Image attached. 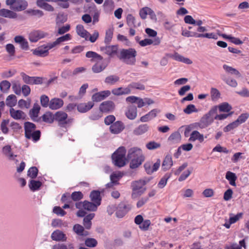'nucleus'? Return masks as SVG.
<instances>
[{"label":"nucleus","instance_id":"13","mask_svg":"<svg viewBox=\"0 0 249 249\" xmlns=\"http://www.w3.org/2000/svg\"><path fill=\"white\" fill-rule=\"evenodd\" d=\"M2 152L9 160L14 161L16 163L18 162V160L16 159L17 155L14 154L11 146L7 145L4 146L2 148Z\"/></svg>","mask_w":249,"mask_h":249},{"label":"nucleus","instance_id":"10","mask_svg":"<svg viewBox=\"0 0 249 249\" xmlns=\"http://www.w3.org/2000/svg\"><path fill=\"white\" fill-rule=\"evenodd\" d=\"M127 158L132 159H142L144 158L142 150L137 147H134L129 149L127 153Z\"/></svg>","mask_w":249,"mask_h":249},{"label":"nucleus","instance_id":"9","mask_svg":"<svg viewBox=\"0 0 249 249\" xmlns=\"http://www.w3.org/2000/svg\"><path fill=\"white\" fill-rule=\"evenodd\" d=\"M100 50L109 57H113L118 53V46L106 45L105 46L101 47Z\"/></svg>","mask_w":249,"mask_h":249},{"label":"nucleus","instance_id":"47","mask_svg":"<svg viewBox=\"0 0 249 249\" xmlns=\"http://www.w3.org/2000/svg\"><path fill=\"white\" fill-rule=\"evenodd\" d=\"M42 185V183L39 181L31 180L29 183V187L31 191L35 192L38 190Z\"/></svg>","mask_w":249,"mask_h":249},{"label":"nucleus","instance_id":"36","mask_svg":"<svg viewBox=\"0 0 249 249\" xmlns=\"http://www.w3.org/2000/svg\"><path fill=\"white\" fill-rule=\"evenodd\" d=\"M172 58L178 61L183 62L187 64H192V61L188 58L184 57L179 53H176L172 55Z\"/></svg>","mask_w":249,"mask_h":249},{"label":"nucleus","instance_id":"41","mask_svg":"<svg viewBox=\"0 0 249 249\" xmlns=\"http://www.w3.org/2000/svg\"><path fill=\"white\" fill-rule=\"evenodd\" d=\"M139 15L142 19H145L147 15H154V11L148 7H145L141 9L139 12Z\"/></svg>","mask_w":249,"mask_h":249},{"label":"nucleus","instance_id":"46","mask_svg":"<svg viewBox=\"0 0 249 249\" xmlns=\"http://www.w3.org/2000/svg\"><path fill=\"white\" fill-rule=\"evenodd\" d=\"M181 139V135L180 133L178 132H175L172 133L169 137L168 140L172 143H178L180 142Z\"/></svg>","mask_w":249,"mask_h":249},{"label":"nucleus","instance_id":"63","mask_svg":"<svg viewBox=\"0 0 249 249\" xmlns=\"http://www.w3.org/2000/svg\"><path fill=\"white\" fill-rule=\"evenodd\" d=\"M10 83L7 80L2 81L0 83V89L3 92H7L10 89Z\"/></svg>","mask_w":249,"mask_h":249},{"label":"nucleus","instance_id":"5","mask_svg":"<svg viewBox=\"0 0 249 249\" xmlns=\"http://www.w3.org/2000/svg\"><path fill=\"white\" fill-rule=\"evenodd\" d=\"M145 185V181L143 180L133 181L131 183L132 189V197L136 198L142 194L146 190V188L144 187Z\"/></svg>","mask_w":249,"mask_h":249},{"label":"nucleus","instance_id":"32","mask_svg":"<svg viewBox=\"0 0 249 249\" xmlns=\"http://www.w3.org/2000/svg\"><path fill=\"white\" fill-rule=\"evenodd\" d=\"M36 5L38 7L46 11L53 12L54 11V8L50 4L47 3L44 0H37Z\"/></svg>","mask_w":249,"mask_h":249},{"label":"nucleus","instance_id":"17","mask_svg":"<svg viewBox=\"0 0 249 249\" xmlns=\"http://www.w3.org/2000/svg\"><path fill=\"white\" fill-rule=\"evenodd\" d=\"M51 238L55 241H66L67 237L66 235L62 231L56 230L51 234Z\"/></svg>","mask_w":249,"mask_h":249},{"label":"nucleus","instance_id":"42","mask_svg":"<svg viewBox=\"0 0 249 249\" xmlns=\"http://www.w3.org/2000/svg\"><path fill=\"white\" fill-rule=\"evenodd\" d=\"M130 160L129 166L131 169H134L140 166L144 160L142 159H129Z\"/></svg>","mask_w":249,"mask_h":249},{"label":"nucleus","instance_id":"40","mask_svg":"<svg viewBox=\"0 0 249 249\" xmlns=\"http://www.w3.org/2000/svg\"><path fill=\"white\" fill-rule=\"evenodd\" d=\"M95 214L93 213H89L84 217L83 219V224L85 228L87 229H89L91 226V220L94 218Z\"/></svg>","mask_w":249,"mask_h":249},{"label":"nucleus","instance_id":"31","mask_svg":"<svg viewBox=\"0 0 249 249\" xmlns=\"http://www.w3.org/2000/svg\"><path fill=\"white\" fill-rule=\"evenodd\" d=\"M114 32L113 26H110L106 31V35L104 39V43L106 45H109L111 42Z\"/></svg>","mask_w":249,"mask_h":249},{"label":"nucleus","instance_id":"50","mask_svg":"<svg viewBox=\"0 0 249 249\" xmlns=\"http://www.w3.org/2000/svg\"><path fill=\"white\" fill-rule=\"evenodd\" d=\"M17 97L15 95L11 94L9 95L6 100V104L7 106L13 108L17 103Z\"/></svg>","mask_w":249,"mask_h":249},{"label":"nucleus","instance_id":"15","mask_svg":"<svg viewBox=\"0 0 249 249\" xmlns=\"http://www.w3.org/2000/svg\"><path fill=\"white\" fill-rule=\"evenodd\" d=\"M40 110V107L37 103L34 104L33 108L29 112V115L32 120L35 122H39L41 118H38V115Z\"/></svg>","mask_w":249,"mask_h":249},{"label":"nucleus","instance_id":"12","mask_svg":"<svg viewBox=\"0 0 249 249\" xmlns=\"http://www.w3.org/2000/svg\"><path fill=\"white\" fill-rule=\"evenodd\" d=\"M160 165V159H158L157 161L153 164L151 162H146L144 167L145 171L148 174H152L153 172L158 170Z\"/></svg>","mask_w":249,"mask_h":249},{"label":"nucleus","instance_id":"57","mask_svg":"<svg viewBox=\"0 0 249 249\" xmlns=\"http://www.w3.org/2000/svg\"><path fill=\"white\" fill-rule=\"evenodd\" d=\"M130 91L132 89H137L141 90L145 89V86L140 82H132L128 85Z\"/></svg>","mask_w":249,"mask_h":249},{"label":"nucleus","instance_id":"3","mask_svg":"<svg viewBox=\"0 0 249 249\" xmlns=\"http://www.w3.org/2000/svg\"><path fill=\"white\" fill-rule=\"evenodd\" d=\"M136 55L137 52L134 49H123L121 50L120 54L118 57L120 59L122 60L126 64L133 65L136 62Z\"/></svg>","mask_w":249,"mask_h":249},{"label":"nucleus","instance_id":"25","mask_svg":"<svg viewBox=\"0 0 249 249\" xmlns=\"http://www.w3.org/2000/svg\"><path fill=\"white\" fill-rule=\"evenodd\" d=\"M94 106L93 102H89L87 103H81L77 106L78 111L81 113L86 112L90 110Z\"/></svg>","mask_w":249,"mask_h":249},{"label":"nucleus","instance_id":"2","mask_svg":"<svg viewBox=\"0 0 249 249\" xmlns=\"http://www.w3.org/2000/svg\"><path fill=\"white\" fill-rule=\"evenodd\" d=\"M126 152L125 147L121 146L112 154V160L114 165L120 168L125 165L127 161L125 157Z\"/></svg>","mask_w":249,"mask_h":249},{"label":"nucleus","instance_id":"8","mask_svg":"<svg viewBox=\"0 0 249 249\" xmlns=\"http://www.w3.org/2000/svg\"><path fill=\"white\" fill-rule=\"evenodd\" d=\"M131 206L125 202H121L117 208L116 215L118 218H122L130 210Z\"/></svg>","mask_w":249,"mask_h":249},{"label":"nucleus","instance_id":"49","mask_svg":"<svg viewBox=\"0 0 249 249\" xmlns=\"http://www.w3.org/2000/svg\"><path fill=\"white\" fill-rule=\"evenodd\" d=\"M171 177V173L165 174L158 183V187L161 189L164 187L167 184V180L170 178Z\"/></svg>","mask_w":249,"mask_h":249},{"label":"nucleus","instance_id":"16","mask_svg":"<svg viewBox=\"0 0 249 249\" xmlns=\"http://www.w3.org/2000/svg\"><path fill=\"white\" fill-rule=\"evenodd\" d=\"M110 94V91L108 90L98 92L92 95V100L93 102H100L108 97Z\"/></svg>","mask_w":249,"mask_h":249},{"label":"nucleus","instance_id":"44","mask_svg":"<svg viewBox=\"0 0 249 249\" xmlns=\"http://www.w3.org/2000/svg\"><path fill=\"white\" fill-rule=\"evenodd\" d=\"M51 225L54 228H67L68 227V223L66 222H63L61 219H54L52 220Z\"/></svg>","mask_w":249,"mask_h":249},{"label":"nucleus","instance_id":"24","mask_svg":"<svg viewBox=\"0 0 249 249\" xmlns=\"http://www.w3.org/2000/svg\"><path fill=\"white\" fill-rule=\"evenodd\" d=\"M9 112L11 116L15 120L22 119L25 117V113L20 110H15L13 108H11Z\"/></svg>","mask_w":249,"mask_h":249},{"label":"nucleus","instance_id":"21","mask_svg":"<svg viewBox=\"0 0 249 249\" xmlns=\"http://www.w3.org/2000/svg\"><path fill=\"white\" fill-rule=\"evenodd\" d=\"M173 165V161L171 156L170 155H167L163 160L161 165L162 169L164 171L168 170Z\"/></svg>","mask_w":249,"mask_h":249},{"label":"nucleus","instance_id":"11","mask_svg":"<svg viewBox=\"0 0 249 249\" xmlns=\"http://www.w3.org/2000/svg\"><path fill=\"white\" fill-rule=\"evenodd\" d=\"M48 36V34L40 30H36L32 32L29 34V38L31 42H36L39 39L44 38Z\"/></svg>","mask_w":249,"mask_h":249},{"label":"nucleus","instance_id":"35","mask_svg":"<svg viewBox=\"0 0 249 249\" xmlns=\"http://www.w3.org/2000/svg\"><path fill=\"white\" fill-rule=\"evenodd\" d=\"M126 22L130 27L136 28L141 25V22H137L136 18L131 14L127 16Z\"/></svg>","mask_w":249,"mask_h":249},{"label":"nucleus","instance_id":"18","mask_svg":"<svg viewBox=\"0 0 249 249\" xmlns=\"http://www.w3.org/2000/svg\"><path fill=\"white\" fill-rule=\"evenodd\" d=\"M124 128V124L121 121H117L110 125V131L112 134H117L121 132Z\"/></svg>","mask_w":249,"mask_h":249},{"label":"nucleus","instance_id":"52","mask_svg":"<svg viewBox=\"0 0 249 249\" xmlns=\"http://www.w3.org/2000/svg\"><path fill=\"white\" fill-rule=\"evenodd\" d=\"M123 173L121 172L113 173L110 176V180L115 183V184H119V180L123 177Z\"/></svg>","mask_w":249,"mask_h":249},{"label":"nucleus","instance_id":"54","mask_svg":"<svg viewBox=\"0 0 249 249\" xmlns=\"http://www.w3.org/2000/svg\"><path fill=\"white\" fill-rule=\"evenodd\" d=\"M218 108L219 111L225 112H228L230 111L232 109L231 106L227 102H224L220 104L218 106H217V108Z\"/></svg>","mask_w":249,"mask_h":249},{"label":"nucleus","instance_id":"39","mask_svg":"<svg viewBox=\"0 0 249 249\" xmlns=\"http://www.w3.org/2000/svg\"><path fill=\"white\" fill-rule=\"evenodd\" d=\"M225 178L229 181L230 185L233 186H236L235 181L237 179V176L235 173L231 171H227Z\"/></svg>","mask_w":249,"mask_h":249},{"label":"nucleus","instance_id":"22","mask_svg":"<svg viewBox=\"0 0 249 249\" xmlns=\"http://www.w3.org/2000/svg\"><path fill=\"white\" fill-rule=\"evenodd\" d=\"M160 112V110L157 109H153L151 110L147 114L142 116L140 118V121L142 122H148L153 118H155L157 116V114Z\"/></svg>","mask_w":249,"mask_h":249},{"label":"nucleus","instance_id":"20","mask_svg":"<svg viewBox=\"0 0 249 249\" xmlns=\"http://www.w3.org/2000/svg\"><path fill=\"white\" fill-rule=\"evenodd\" d=\"M125 114L128 119L130 120L135 119L137 115V109L136 106L134 105L129 106L125 112Z\"/></svg>","mask_w":249,"mask_h":249},{"label":"nucleus","instance_id":"61","mask_svg":"<svg viewBox=\"0 0 249 249\" xmlns=\"http://www.w3.org/2000/svg\"><path fill=\"white\" fill-rule=\"evenodd\" d=\"M73 231L78 235L82 236L84 235V227L79 224H77L74 225L73 227Z\"/></svg>","mask_w":249,"mask_h":249},{"label":"nucleus","instance_id":"27","mask_svg":"<svg viewBox=\"0 0 249 249\" xmlns=\"http://www.w3.org/2000/svg\"><path fill=\"white\" fill-rule=\"evenodd\" d=\"M48 51L45 44L35 49L33 51V54L38 56L44 57L48 54Z\"/></svg>","mask_w":249,"mask_h":249},{"label":"nucleus","instance_id":"28","mask_svg":"<svg viewBox=\"0 0 249 249\" xmlns=\"http://www.w3.org/2000/svg\"><path fill=\"white\" fill-rule=\"evenodd\" d=\"M112 93L115 95L120 96L125 94H129L131 93L128 85L125 88H118L112 90Z\"/></svg>","mask_w":249,"mask_h":249},{"label":"nucleus","instance_id":"45","mask_svg":"<svg viewBox=\"0 0 249 249\" xmlns=\"http://www.w3.org/2000/svg\"><path fill=\"white\" fill-rule=\"evenodd\" d=\"M98 206L93 202L87 200L84 201V209L89 211H96Z\"/></svg>","mask_w":249,"mask_h":249},{"label":"nucleus","instance_id":"26","mask_svg":"<svg viewBox=\"0 0 249 249\" xmlns=\"http://www.w3.org/2000/svg\"><path fill=\"white\" fill-rule=\"evenodd\" d=\"M76 31L77 34L80 37L85 38L86 40H88V37L90 36V34L84 29V27L82 25H77L76 28Z\"/></svg>","mask_w":249,"mask_h":249},{"label":"nucleus","instance_id":"56","mask_svg":"<svg viewBox=\"0 0 249 249\" xmlns=\"http://www.w3.org/2000/svg\"><path fill=\"white\" fill-rule=\"evenodd\" d=\"M221 79L227 84L232 87H236L237 86V83L235 79L231 78H227L225 75L221 76Z\"/></svg>","mask_w":249,"mask_h":249},{"label":"nucleus","instance_id":"48","mask_svg":"<svg viewBox=\"0 0 249 249\" xmlns=\"http://www.w3.org/2000/svg\"><path fill=\"white\" fill-rule=\"evenodd\" d=\"M120 78L116 75H111L107 76L105 80V82L109 85H114L119 81Z\"/></svg>","mask_w":249,"mask_h":249},{"label":"nucleus","instance_id":"53","mask_svg":"<svg viewBox=\"0 0 249 249\" xmlns=\"http://www.w3.org/2000/svg\"><path fill=\"white\" fill-rule=\"evenodd\" d=\"M42 121L47 123H52L54 121V115L50 112H47L40 118Z\"/></svg>","mask_w":249,"mask_h":249},{"label":"nucleus","instance_id":"59","mask_svg":"<svg viewBox=\"0 0 249 249\" xmlns=\"http://www.w3.org/2000/svg\"><path fill=\"white\" fill-rule=\"evenodd\" d=\"M249 118V113H244L240 115L238 118L235 120L239 125L242 124L244 123Z\"/></svg>","mask_w":249,"mask_h":249},{"label":"nucleus","instance_id":"29","mask_svg":"<svg viewBox=\"0 0 249 249\" xmlns=\"http://www.w3.org/2000/svg\"><path fill=\"white\" fill-rule=\"evenodd\" d=\"M91 200L97 205L101 204V197L99 191H92L90 194Z\"/></svg>","mask_w":249,"mask_h":249},{"label":"nucleus","instance_id":"38","mask_svg":"<svg viewBox=\"0 0 249 249\" xmlns=\"http://www.w3.org/2000/svg\"><path fill=\"white\" fill-rule=\"evenodd\" d=\"M149 129L147 124H142L139 125L133 131L134 134L136 135H141L146 132Z\"/></svg>","mask_w":249,"mask_h":249},{"label":"nucleus","instance_id":"4","mask_svg":"<svg viewBox=\"0 0 249 249\" xmlns=\"http://www.w3.org/2000/svg\"><path fill=\"white\" fill-rule=\"evenodd\" d=\"M25 136L28 139H32L36 142L38 141L40 137V131L35 130L36 125L31 122H27L24 123Z\"/></svg>","mask_w":249,"mask_h":249},{"label":"nucleus","instance_id":"43","mask_svg":"<svg viewBox=\"0 0 249 249\" xmlns=\"http://www.w3.org/2000/svg\"><path fill=\"white\" fill-rule=\"evenodd\" d=\"M86 56L87 58H91V61L93 59L102 61L103 59V57L101 55L93 51L87 52L86 53Z\"/></svg>","mask_w":249,"mask_h":249},{"label":"nucleus","instance_id":"62","mask_svg":"<svg viewBox=\"0 0 249 249\" xmlns=\"http://www.w3.org/2000/svg\"><path fill=\"white\" fill-rule=\"evenodd\" d=\"M229 215V220L231 221V223L234 224L242 217L243 213H239L236 215H234L232 213H230Z\"/></svg>","mask_w":249,"mask_h":249},{"label":"nucleus","instance_id":"33","mask_svg":"<svg viewBox=\"0 0 249 249\" xmlns=\"http://www.w3.org/2000/svg\"><path fill=\"white\" fill-rule=\"evenodd\" d=\"M107 67V64L103 62L98 61L92 67V71L94 73H99L104 71Z\"/></svg>","mask_w":249,"mask_h":249},{"label":"nucleus","instance_id":"55","mask_svg":"<svg viewBox=\"0 0 249 249\" xmlns=\"http://www.w3.org/2000/svg\"><path fill=\"white\" fill-rule=\"evenodd\" d=\"M223 68L224 69V70L227 72H229L231 74H234L235 75L238 76V77L241 76V74L239 71L236 69L231 67L225 64L223 66Z\"/></svg>","mask_w":249,"mask_h":249},{"label":"nucleus","instance_id":"58","mask_svg":"<svg viewBox=\"0 0 249 249\" xmlns=\"http://www.w3.org/2000/svg\"><path fill=\"white\" fill-rule=\"evenodd\" d=\"M198 109L193 104H190L183 109V112L186 114H190L194 112H197Z\"/></svg>","mask_w":249,"mask_h":249},{"label":"nucleus","instance_id":"19","mask_svg":"<svg viewBox=\"0 0 249 249\" xmlns=\"http://www.w3.org/2000/svg\"><path fill=\"white\" fill-rule=\"evenodd\" d=\"M64 104L63 101L57 98L52 99L49 103V108L51 109L56 110L61 108Z\"/></svg>","mask_w":249,"mask_h":249},{"label":"nucleus","instance_id":"60","mask_svg":"<svg viewBox=\"0 0 249 249\" xmlns=\"http://www.w3.org/2000/svg\"><path fill=\"white\" fill-rule=\"evenodd\" d=\"M210 94L212 101L217 100L220 96V92L217 89L214 88H211Z\"/></svg>","mask_w":249,"mask_h":249},{"label":"nucleus","instance_id":"6","mask_svg":"<svg viewBox=\"0 0 249 249\" xmlns=\"http://www.w3.org/2000/svg\"><path fill=\"white\" fill-rule=\"evenodd\" d=\"M54 120L58 122L59 125L64 127L67 124H71L73 120L72 118H68L66 113L59 111L54 114Z\"/></svg>","mask_w":249,"mask_h":249},{"label":"nucleus","instance_id":"1","mask_svg":"<svg viewBox=\"0 0 249 249\" xmlns=\"http://www.w3.org/2000/svg\"><path fill=\"white\" fill-rule=\"evenodd\" d=\"M217 106L213 107L209 112L205 114L199 123H194L193 125L195 128H204L211 124L214 119V116L217 114Z\"/></svg>","mask_w":249,"mask_h":249},{"label":"nucleus","instance_id":"14","mask_svg":"<svg viewBox=\"0 0 249 249\" xmlns=\"http://www.w3.org/2000/svg\"><path fill=\"white\" fill-rule=\"evenodd\" d=\"M114 108V103L111 101H105L100 106V110L102 112L108 113L112 111Z\"/></svg>","mask_w":249,"mask_h":249},{"label":"nucleus","instance_id":"30","mask_svg":"<svg viewBox=\"0 0 249 249\" xmlns=\"http://www.w3.org/2000/svg\"><path fill=\"white\" fill-rule=\"evenodd\" d=\"M0 16L9 18H16L17 14L15 12L8 9H0Z\"/></svg>","mask_w":249,"mask_h":249},{"label":"nucleus","instance_id":"37","mask_svg":"<svg viewBox=\"0 0 249 249\" xmlns=\"http://www.w3.org/2000/svg\"><path fill=\"white\" fill-rule=\"evenodd\" d=\"M172 58L178 61L183 62L187 64H192V61L188 58L184 57L179 53H176L172 55Z\"/></svg>","mask_w":249,"mask_h":249},{"label":"nucleus","instance_id":"23","mask_svg":"<svg viewBox=\"0 0 249 249\" xmlns=\"http://www.w3.org/2000/svg\"><path fill=\"white\" fill-rule=\"evenodd\" d=\"M28 3L25 0H16L15 5L12 7V10L21 11L26 9Z\"/></svg>","mask_w":249,"mask_h":249},{"label":"nucleus","instance_id":"7","mask_svg":"<svg viewBox=\"0 0 249 249\" xmlns=\"http://www.w3.org/2000/svg\"><path fill=\"white\" fill-rule=\"evenodd\" d=\"M20 75L23 82L30 85H38L42 83V78L39 77L30 76L24 72H21Z\"/></svg>","mask_w":249,"mask_h":249},{"label":"nucleus","instance_id":"34","mask_svg":"<svg viewBox=\"0 0 249 249\" xmlns=\"http://www.w3.org/2000/svg\"><path fill=\"white\" fill-rule=\"evenodd\" d=\"M196 140H198L201 142L204 141V136L198 131L195 130L191 133L189 141L190 142H195Z\"/></svg>","mask_w":249,"mask_h":249},{"label":"nucleus","instance_id":"64","mask_svg":"<svg viewBox=\"0 0 249 249\" xmlns=\"http://www.w3.org/2000/svg\"><path fill=\"white\" fill-rule=\"evenodd\" d=\"M38 173V169L35 166H33L29 168L28 171V176L30 177L31 178L34 179L37 176Z\"/></svg>","mask_w":249,"mask_h":249},{"label":"nucleus","instance_id":"51","mask_svg":"<svg viewBox=\"0 0 249 249\" xmlns=\"http://www.w3.org/2000/svg\"><path fill=\"white\" fill-rule=\"evenodd\" d=\"M103 6L106 11L111 12L114 9V2L113 0H105Z\"/></svg>","mask_w":249,"mask_h":249}]
</instances>
